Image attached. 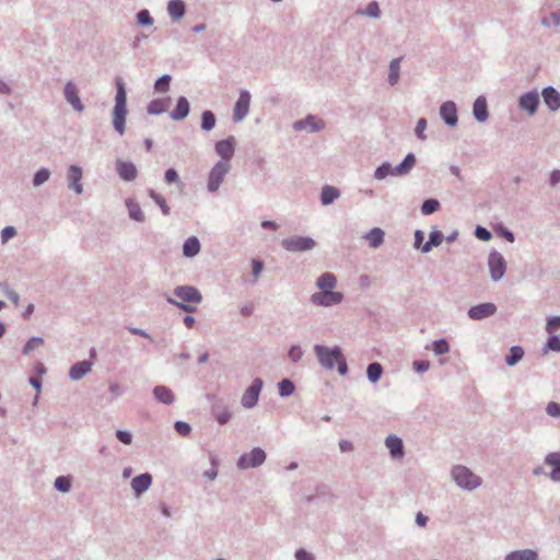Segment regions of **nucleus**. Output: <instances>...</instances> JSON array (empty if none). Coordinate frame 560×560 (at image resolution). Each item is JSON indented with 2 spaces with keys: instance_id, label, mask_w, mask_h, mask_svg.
I'll return each instance as SVG.
<instances>
[{
  "instance_id": "obj_1",
  "label": "nucleus",
  "mask_w": 560,
  "mask_h": 560,
  "mask_svg": "<svg viewBox=\"0 0 560 560\" xmlns=\"http://www.w3.org/2000/svg\"><path fill=\"white\" fill-rule=\"evenodd\" d=\"M336 277L330 272L323 273L317 279V287L320 289V292L314 293L311 296V301L320 306H331L339 304L343 295L340 292L334 291V288L336 287Z\"/></svg>"
},
{
  "instance_id": "obj_2",
  "label": "nucleus",
  "mask_w": 560,
  "mask_h": 560,
  "mask_svg": "<svg viewBox=\"0 0 560 560\" xmlns=\"http://www.w3.org/2000/svg\"><path fill=\"white\" fill-rule=\"evenodd\" d=\"M314 352L322 364L323 368L327 370H332L337 366L338 372L341 375H346L348 372V366L346 359L338 347L328 348L324 346L316 345L314 347Z\"/></svg>"
},
{
  "instance_id": "obj_3",
  "label": "nucleus",
  "mask_w": 560,
  "mask_h": 560,
  "mask_svg": "<svg viewBox=\"0 0 560 560\" xmlns=\"http://www.w3.org/2000/svg\"><path fill=\"white\" fill-rule=\"evenodd\" d=\"M174 295L177 300L168 298L167 302L187 313H194L202 301L201 293L195 287L190 285H179L175 288Z\"/></svg>"
},
{
  "instance_id": "obj_4",
  "label": "nucleus",
  "mask_w": 560,
  "mask_h": 560,
  "mask_svg": "<svg viewBox=\"0 0 560 560\" xmlns=\"http://www.w3.org/2000/svg\"><path fill=\"white\" fill-rule=\"evenodd\" d=\"M116 96L113 109V126L119 135L125 133L127 110V94L124 82L120 78L116 79Z\"/></svg>"
},
{
  "instance_id": "obj_5",
  "label": "nucleus",
  "mask_w": 560,
  "mask_h": 560,
  "mask_svg": "<svg viewBox=\"0 0 560 560\" xmlns=\"http://www.w3.org/2000/svg\"><path fill=\"white\" fill-rule=\"evenodd\" d=\"M452 476L459 487L467 490L477 488L481 482L480 478L465 466H456L452 470Z\"/></svg>"
},
{
  "instance_id": "obj_6",
  "label": "nucleus",
  "mask_w": 560,
  "mask_h": 560,
  "mask_svg": "<svg viewBox=\"0 0 560 560\" xmlns=\"http://www.w3.org/2000/svg\"><path fill=\"white\" fill-rule=\"evenodd\" d=\"M229 171L230 163L218 162L209 173L207 184L208 190L211 192L217 191Z\"/></svg>"
},
{
  "instance_id": "obj_7",
  "label": "nucleus",
  "mask_w": 560,
  "mask_h": 560,
  "mask_svg": "<svg viewBox=\"0 0 560 560\" xmlns=\"http://www.w3.org/2000/svg\"><path fill=\"white\" fill-rule=\"evenodd\" d=\"M281 244L288 252H304L312 249L315 241L305 236H291L284 238Z\"/></svg>"
},
{
  "instance_id": "obj_8",
  "label": "nucleus",
  "mask_w": 560,
  "mask_h": 560,
  "mask_svg": "<svg viewBox=\"0 0 560 560\" xmlns=\"http://www.w3.org/2000/svg\"><path fill=\"white\" fill-rule=\"evenodd\" d=\"M265 459H266L265 452L261 448L256 447L252 452L242 455L237 462V466L241 469L257 467V466L261 465L265 462Z\"/></svg>"
},
{
  "instance_id": "obj_9",
  "label": "nucleus",
  "mask_w": 560,
  "mask_h": 560,
  "mask_svg": "<svg viewBox=\"0 0 560 560\" xmlns=\"http://www.w3.org/2000/svg\"><path fill=\"white\" fill-rule=\"evenodd\" d=\"M261 387L262 381L256 378L254 380L252 385L245 390V393L242 396V405L245 408H252L257 404Z\"/></svg>"
},
{
  "instance_id": "obj_10",
  "label": "nucleus",
  "mask_w": 560,
  "mask_h": 560,
  "mask_svg": "<svg viewBox=\"0 0 560 560\" xmlns=\"http://www.w3.org/2000/svg\"><path fill=\"white\" fill-rule=\"evenodd\" d=\"M488 265L493 280H499L505 272V261L502 255L498 252H492L489 255Z\"/></svg>"
},
{
  "instance_id": "obj_11",
  "label": "nucleus",
  "mask_w": 560,
  "mask_h": 560,
  "mask_svg": "<svg viewBox=\"0 0 560 560\" xmlns=\"http://www.w3.org/2000/svg\"><path fill=\"white\" fill-rule=\"evenodd\" d=\"M249 104L250 94L247 91H242L233 110V118L235 121L242 120L247 115Z\"/></svg>"
},
{
  "instance_id": "obj_12",
  "label": "nucleus",
  "mask_w": 560,
  "mask_h": 560,
  "mask_svg": "<svg viewBox=\"0 0 560 560\" xmlns=\"http://www.w3.org/2000/svg\"><path fill=\"white\" fill-rule=\"evenodd\" d=\"M234 138L230 137L225 140L218 141L215 144V152L222 158L221 162H228L234 155Z\"/></svg>"
},
{
  "instance_id": "obj_13",
  "label": "nucleus",
  "mask_w": 560,
  "mask_h": 560,
  "mask_svg": "<svg viewBox=\"0 0 560 560\" xmlns=\"http://www.w3.org/2000/svg\"><path fill=\"white\" fill-rule=\"evenodd\" d=\"M497 311V307L493 303H482L476 306H472L468 311V315L472 319H482L493 315Z\"/></svg>"
},
{
  "instance_id": "obj_14",
  "label": "nucleus",
  "mask_w": 560,
  "mask_h": 560,
  "mask_svg": "<svg viewBox=\"0 0 560 560\" xmlns=\"http://www.w3.org/2000/svg\"><path fill=\"white\" fill-rule=\"evenodd\" d=\"M538 104L539 96L537 92H528L520 98L521 108L527 110L530 115L535 114Z\"/></svg>"
},
{
  "instance_id": "obj_15",
  "label": "nucleus",
  "mask_w": 560,
  "mask_h": 560,
  "mask_svg": "<svg viewBox=\"0 0 560 560\" xmlns=\"http://www.w3.org/2000/svg\"><path fill=\"white\" fill-rule=\"evenodd\" d=\"M116 170H117L118 175L124 180H133L138 174L137 168L132 163L125 162L121 160H118L116 162Z\"/></svg>"
},
{
  "instance_id": "obj_16",
  "label": "nucleus",
  "mask_w": 560,
  "mask_h": 560,
  "mask_svg": "<svg viewBox=\"0 0 560 560\" xmlns=\"http://www.w3.org/2000/svg\"><path fill=\"white\" fill-rule=\"evenodd\" d=\"M440 114L445 122L450 126H455L457 122V109L453 102H445L440 108Z\"/></svg>"
},
{
  "instance_id": "obj_17",
  "label": "nucleus",
  "mask_w": 560,
  "mask_h": 560,
  "mask_svg": "<svg viewBox=\"0 0 560 560\" xmlns=\"http://www.w3.org/2000/svg\"><path fill=\"white\" fill-rule=\"evenodd\" d=\"M385 444L393 458L401 459L404 457V445L400 438L396 435L387 436Z\"/></svg>"
},
{
  "instance_id": "obj_18",
  "label": "nucleus",
  "mask_w": 560,
  "mask_h": 560,
  "mask_svg": "<svg viewBox=\"0 0 560 560\" xmlns=\"http://www.w3.org/2000/svg\"><path fill=\"white\" fill-rule=\"evenodd\" d=\"M65 96H66V100L73 106V108L75 110H78V112L83 110L84 107H83V105L80 101V97L78 95L77 88L71 82L66 84Z\"/></svg>"
},
{
  "instance_id": "obj_19",
  "label": "nucleus",
  "mask_w": 560,
  "mask_h": 560,
  "mask_svg": "<svg viewBox=\"0 0 560 560\" xmlns=\"http://www.w3.org/2000/svg\"><path fill=\"white\" fill-rule=\"evenodd\" d=\"M81 178H82V171H81V168L75 166V165L70 166V168L68 171L69 186L77 194H81L82 190H83L82 185L80 183Z\"/></svg>"
},
{
  "instance_id": "obj_20",
  "label": "nucleus",
  "mask_w": 560,
  "mask_h": 560,
  "mask_svg": "<svg viewBox=\"0 0 560 560\" xmlns=\"http://www.w3.org/2000/svg\"><path fill=\"white\" fill-rule=\"evenodd\" d=\"M544 102L551 110L560 108V94L553 88H546L541 93Z\"/></svg>"
},
{
  "instance_id": "obj_21",
  "label": "nucleus",
  "mask_w": 560,
  "mask_h": 560,
  "mask_svg": "<svg viewBox=\"0 0 560 560\" xmlns=\"http://www.w3.org/2000/svg\"><path fill=\"white\" fill-rule=\"evenodd\" d=\"M152 478L149 474L137 476L131 481V487L137 494H140L149 489Z\"/></svg>"
},
{
  "instance_id": "obj_22",
  "label": "nucleus",
  "mask_w": 560,
  "mask_h": 560,
  "mask_svg": "<svg viewBox=\"0 0 560 560\" xmlns=\"http://www.w3.org/2000/svg\"><path fill=\"white\" fill-rule=\"evenodd\" d=\"M92 364L89 361H81L75 363L69 372L72 380L78 381L91 371Z\"/></svg>"
},
{
  "instance_id": "obj_23",
  "label": "nucleus",
  "mask_w": 560,
  "mask_h": 560,
  "mask_svg": "<svg viewBox=\"0 0 560 560\" xmlns=\"http://www.w3.org/2000/svg\"><path fill=\"white\" fill-rule=\"evenodd\" d=\"M546 464L552 468L550 472V478L555 481H560V454H549L546 457Z\"/></svg>"
},
{
  "instance_id": "obj_24",
  "label": "nucleus",
  "mask_w": 560,
  "mask_h": 560,
  "mask_svg": "<svg viewBox=\"0 0 560 560\" xmlns=\"http://www.w3.org/2000/svg\"><path fill=\"white\" fill-rule=\"evenodd\" d=\"M189 113V103L185 97H179L176 107L171 113L174 120L184 119Z\"/></svg>"
},
{
  "instance_id": "obj_25",
  "label": "nucleus",
  "mask_w": 560,
  "mask_h": 560,
  "mask_svg": "<svg viewBox=\"0 0 560 560\" xmlns=\"http://www.w3.org/2000/svg\"><path fill=\"white\" fill-rule=\"evenodd\" d=\"M154 397L162 404L170 405L174 401L173 392L165 386H155L153 389Z\"/></svg>"
},
{
  "instance_id": "obj_26",
  "label": "nucleus",
  "mask_w": 560,
  "mask_h": 560,
  "mask_svg": "<svg viewBox=\"0 0 560 560\" xmlns=\"http://www.w3.org/2000/svg\"><path fill=\"white\" fill-rule=\"evenodd\" d=\"M294 127L295 129H310L312 131H317L324 128V121L310 116L305 120L295 122Z\"/></svg>"
},
{
  "instance_id": "obj_27",
  "label": "nucleus",
  "mask_w": 560,
  "mask_h": 560,
  "mask_svg": "<svg viewBox=\"0 0 560 560\" xmlns=\"http://www.w3.org/2000/svg\"><path fill=\"white\" fill-rule=\"evenodd\" d=\"M167 12L174 20H179L185 14V3L182 0H171L167 4Z\"/></svg>"
},
{
  "instance_id": "obj_28",
  "label": "nucleus",
  "mask_w": 560,
  "mask_h": 560,
  "mask_svg": "<svg viewBox=\"0 0 560 560\" xmlns=\"http://www.w3.org/2000/svg\"><path fill=\"white\" fill-rule=\"evenodd\" d=\"M474 115L479 121H485L488 118L487 102L485 97L480 96L475 101Z\"/></svg>"
},
{
  "instance_id": "obj_29",
  "label": "nucleus",
  "mask_w": 560,
  "mask_h": 560,
  "mask_svg": "<svg viewBox=\"0 0 560 560\" xmlns=\"http://www.w3.org/2000/svg\"><path fill=\"white\" fill-rule=\"evenodd\" d=\"M200 250V243L197 237L191 236L186 240L183 246V253L186 257H194Z\"/></svg>"
},
{
  "instance_id": "obj_30",
  "label": "nucleus",
  "mask_w": 560,
  "mask_h": 560,
  "mask_svg": "<svg viewBox=\"0 0 560 560\" xmlns=\"http://www.w3.org/2000/svg\"><path fill=\"white\" fill-rule=\"evenodd\" d=\"M364 237L372 248H377L384 241V232L380 228H374Z\"/></svg>"
},
{
  "instance_id": "obj_31",
  "label": "nucleus",
  "mask_w": 560,
  "mask_h": 560,
  "mask_svg": "<svg viewBox=\"0 0 560 560\" xmlns=\"http://www.w3.org/2000/svg\"><path fill=\"white\" fill-rule=\"evenodd\" d=\"M416 159L413 154L409 153L405 160L394 167L393 175H404L407 174L415 165Z\"/></svg>"
},
{
  "instance_id": "obj_32",
  "label": "nucleus",
  "mask_w": 560,
  "mask_h": 560,
  "mask_svg": "<svg viewBox=\"0 0 560 560\" xmlns=\"http://www.w3.org/2000/svg\"><path fill=\"white\" fill-rule=\"evenodd\" d=\"M505 560H537V553L529 549L513 551L505 557Z\"/></svg>"
},
{
  "instance_id": "obj_33",
  "label": "nucleus",
  "mask_w": 560,
  "mask_h": 560,
  "mask_svg": "<svg viewBox=\"0 0 560 560\" xmlns=\"http://www.w3.org/2000/svg\"><path fill=\"white\" fill-rule=\"evenodd\" d=\"M339 197V191L332 186H325L322 190L320 200L323 205H329Z\"/></svg>"
},
{
  "instance_id": "obj_34",
  "label": "nucleus",
  "mask_w": 560,
  "mask_h": 560,
  "mask_svg": "<svg viewBox=\"0 0 560 560\" xmlns=\"http://www.w3.org/2000/svg\"><path fill=\"white\" fill-rule=\"evenodd\" d=\"M523 355H524V350L521 347H518V346H514V347L511 348L510 354L506 355L505 362H506L508 365L513 366L518 361L522 360Z\"/></svg>"
},
{
  "instance_id": "obj_35",
  "label": "nucleus",
  "mask_w": 560,
  "mask_h": 560,
  "mask_svg": "<svg viewBox=\"0 0 560 560\" xmlns=\"http://www.w3.org/2000/svg\"><path fill=\"white\" fill-rule=\"evenodd\" d=\"M399 68H400V58L393 59L389 65V75H388V80L392 85H395L399 80Z\"/></svg>"
},
{
  "instance_id": "obj_36",
  "label": "nucleus",
  "mask_w": 560,
  "mask_h": 560,
  "mask_svg": "<svg viewBox=\"0 0 560 560\" xmlns=\"http://www.w3.org/2000/svg\"><path fill=\"white\" fill-rule=\"evenodd\" d=\"M443 236L439 231L431 232L430 240L423 245L422 252L431 250L432 246H439L442 243Z\"/></svg>"
},
{
  "instance_id": "obj_37",
  "label": "nucleus",
  "mask_w": 560,
  "mask_h": 560,
  "mask_svg": "<svg viewBox=\"0 0 560 560\" xmlns=\"http://www.w3.org/2000/svg\"><path fill=\"white\" fill-rule=\"evenodd\" d=\"M383 369L380 363H371L368 366L366 374L371 382L375 383L380 380Z\"/></svg>"
},
{
  "instance_id": "obj_38",
  "label": "nucleus",
  "mask_w": 560,
  "mask_h": 560,
  "mask_svg": "<svg viewBox=\"0 0 560 560\" xmlns=\"http://www.w3.org/2000/svg\"><path fill=\"white\" fill-rule=\"evenodd\" d=\"M127 207H128L129 215L131 219L139 221V222L144 220L143 212L138 203H136L133 201H128Z\"/></svg>"
},
{
  "instance_id": "obj_39",
  "label": "nucleus",
  "mask_w": 560,
  "mask_h": 560,
  "mask_svg": "<svg viewBox=\"0 0 560 560\" xmlns=\"http://www.w3.org/2000/svg\"><path fill=\"white\" fill-rule=\"evenodd\" d=\"M149 196L159 205L164 215L170 214V207L166 205L165 199L161 195L151 189L149 190Z\"/></svg>"
},
{
  "instance_id": "obj_40",
  "label": "nucleus",
  "mask_w": 560,
  "mask_h": 560,
  "mask_svg": "<svg viewBox=\"0 0 560 560\" xmlns=\"http://www.w3.org/2000/svg\"><path fill=\"white\" fill-rule=\"evenodd\" d=\"M215 125V117L210 110H206L202 114L201 127L205 130H211Z\"/></svg>"
},
{
  "instance_id": "obj_41",
  "label": "nucleus",
  "mask_w": 560,
  "mask_h": 560,
  "mask_svg": "<svg viewBox=\"0 0 560 560\" xmlns=\"http://www.w3.org/2000/svg\"><path fill=\"white\" fill-rule=\"evenodd\" d=\"M439 201L435 199H428L421 206V211L423 214H432L439 209Z\"/></svg>"
},
{
  "instance_id": "obj_42",
  "label": "nucleus",
  "mask_w": 560,
  "mask_h": 560,
  "mask_svg": "<svg viewBox=\"0 0 560 560\" xmlns=\"http://www.w3.org/2000/svg\"><path fill=\"white\" fill-rule=\"evenodd\" d=\"M44 345V340L38 337L31 338L26 345L24 346L23 353L30 354L33 350L42 347Z\"/></svg>"
},
{
  "instance_id": "obj_43",
  "label": "nucleus",
  "mask_w": 560,
  "mask_h": 560,
  "mask_svg": "<svg viewBox=\"0 0 560 560\" xmlns=\"http://www.w3.org/2000/svg\"><path fill=\"white\" fill-rule=\"evenodd\" d=\"M432 350L435 354H444L450 351L448 342L445 339H440L433 342Z\"/></svg>"
},
{
  "instance_id": "obj_44",
  "label": "nucleus",
  "mask_w": 560,
  "mask_h": 560,
  "mask_svg": "<svg viewBox=\"0 0 560 560\" xmlns=\"http://www.w3.org/2000/svg\"><path fill=\"white\" fill-rule=\"evenodd\" d=\"M294 392V384L290 380H282L279 383V393L281 396H289Z\"/></svg>"
},
{
  "instance_id": "obj_45",
  "label": "nucleus",
  "mask_w": 560,
  "mask_h": 560,
  "mask_svg": "<svg viewBox=\"0 0 560 560\" xmlns=\"http://www.w3.org/2000/svg\"><path fill=\"white\" fill-rule=\"evenodd\" d=\"M55 487L61 492H67L71 487V480L68 477L60 476L56 479Z\"/></svg>"
},
{
  "instance_id": "obj_46",
  "label": "nucleus",
  "mask_w": 560,
  "mask_h": 560,
  "mask_svg": "<svg viewBox=\"0 0 560 560\" xmlns=\"http://www.w3.org/2000/svg\"><path fill=\"white\" fill-rule=\"evenodd\" d=\"M170 81H171V77L165 74V75H162L156 82H155V90L158 92H166L170 88Z\"/></svg>"
},
{
  "instance_id": "obj_47",
  "label": "nucleus",
  "mask_w": 560,
  "mask_h": 560,
  "mask_svg": "<svg viewBox=\"0 0 560 560\" xmlns=\"http://www.w3.org/2000/svg\"><path fill=\"white\" fill-rule=\"evenodd\" d=\"M48 178H49V171L46 168H42L38 172H36L33 183L35 186H39V185L44 184L45 182H47Z\"/></svg>"
},
{
  "instance_id": "obj_48",
  "label": "nucleus",
  "mask_w": 560,
  "mask_h": 560,
  "mask_svg": "<svg viewBox=\"0 0 560 560\" xmlns=\"http://www.w3.org/2000/svg\"><path fill=\"white\" fill-rule=\"evenodd\" d=\"M393 171H394V168H392V166L389 164H383L380 167H377V170L375 171V177L377 179H383L387 175H393Z\"/></svg>"
},
{
  "instance_id": "obj_49",
  "label": "nucleus",
  "mask_w": 560,
  "mask_h": 560,
  "mask_svg": "<svg viewBox=\"0 0 560 560\" xmlns=\"http://www.w3.org/2000/svg\"><path fill=\"white\" fill-rule=\"evenodd\" d=\"M560 351V338L558 336H552L548 339L545 348V352L547 351Z\"/></svg>"
},
{
  "instance_id": "obj_50",
  "label": "nucleus",
  "mask_w": 560,
  "mask_h": 560,
  "mask_svg": "<svg viewBox=\"0 0 560 560\" xmlns=\"http://www.w3.org/2000/svg\"><path fill=\"white\" fill-rule=\"evenodd\" d=\"M137 20L140 25H151L153 23L149 11L142 10L137 14Z\"/></svg>"
},
{
  "instance_id": "obj_51",
  "label": "nucleus",
  "mask_w": 560,
  "mask_h": 560,
  "mask_svg": "<svg viewBox=\"0 0 560 560\" xmlns=\"http://www.w3.org/2000/svg\"><path fill=\"white\" fill-rule=\"evenodd\" d=\"M1 288H2L3 292L5 293V295L11 300V302H12L15 306H18V305H19V302H20V296H19V294H18L15 291L11 290V289L8 287V284H2V285H1Z\"/></svg>"
},
{
  "instance_id": "obj_52",
  "label": "nucleus",
  "mask_w": 560,
  "mask_h": 560,
  "mask_svg": "<svg viewBox=\"0 0 560 560\" xmlns=\"http://www.w3.org/2000/svg\"><path fill=\"white\" fill-rule=\"evenodd\" d=\"M560 328V316H557V317H552L548 320L547 323V326H546V330L549 332V334H552L555 332L556 330H558Z\"/></svg>"
},
{
  "instance_id": "obj_53",
  "label": "nucleus",
  "mask_w": 560,
  "mask_h": 560,
  "mask_svg": "<svg viewBox=\"0 0 560 560\" xmlns=\"http://www.w3.org/2000/svg\"><path fill=\"white\" fill-rule=\"evenodd\" d=\"M164 110V104L162 101H153L149 104L148 112L150 114H160Z\"/></svg>"
},
{
  "instance_id": "obj_54",
  "label": "nucleus",
  "mask_w": 560,
  "mask_h": 560,
  "mask_svg": "<svg viewBox=\"0 0 560 560\" xmlns=\"http://www.w3.org/2000/svg\"><path fill=\"white\" fill-rule=\"evenodd\" d=\"M475 235L477 238L481 240V241H490L491 240V233L485 229V228H481V226H478L475 231Z\"/></svg>"
},
{
  "instance_id": "obj_55",
  "label": "nucleus",
  "mask_w": 560,
  "mask_h": 560,
  "mask_svg": "<svg viewBox=\"0 0 560 560\" xmlns=\"http://www.w3.org/2000/svg\"><path fill=\"white\" fill-rule=\"evenodd\" d=\"M425 128H427V120L424 118H420L416 126V133H417L418 138H420L421 140L425 139V136H424Z\"/></svg>"
},
{
  "instance_id": "obj_56",
  "label": "nucleus",
  "mask_w": 560,
  "mask_h": 560,
  "mask_svg": "<svg viewBox=\"0 0 560 560\" xmlns=\"http://www.w3.org/2000/svg\"><path fill=\"white\" fill-rule=\"evenodd\" d=\"M547 413L551 417H560V404L551 401L547 405Z\"/></svg>"
},
{
  "instance_id": "obj_57",
  "label": "nucleus",
  "mask_w": 560,
  "mask_h": 560,
  "mask_svg": "<svg viewBox=\"0 0 560 560\" xmlns=\"http://www.w3.org/2000/svg\"><path fill=\"white\" fill-rule=\"evenodd\" d=\"M364 14H366L369 16L377 18L380 15V8H378L377 2L374 1V2L369 3V5L366 7V10L364 11Z\"/></svg>"
},
{
  "instance_id": "obj_58",
  "label": "nucleus",
  "mask_w": 560,
  "mask_h": 560,
  "mask_svg": "<svg viewBox=\"0 0 560 560\" xmlns=\"http://www.w3.org/2000/svg\"><path fill=\"white\" fill-rule=\"evenodd\" d=\"M231 418V413L228 409H223L222 411H218L215 413V419L220 424L226 423Z\"/></svg>"
},
{
  "instance_id": "obj_59",
  "label": "nucleus",
  "mask_w": 560,
  "mask_h": 560,
  "mask_svg": "<svg viewBox=\"0 0 560 560\" xmlns=\"http://www.w3.org/2000/svg\"><path fill=\"white\" fill-rule=\"evenodd\" d=\"M16 234V231L13 226H7L2 230L1 232V238H2V242L5 243L8 242L10 238H12L14 235Z\"/></svg>"
},
{
  "instance_id": "obj_60",
  "label": "nucleus",
  "mask_w": 560,
  "mask_h": 560,
  "mask_svg": "<svg viewBox=\"0 0 560 560\" xmlns=\"http://www.w3.org/2000/svg\"><path fill=\"white\" fill-rule=\"evenodd\" d=\"M175 429L180 435H187L190 432V425L182 421L175 423Z\"/></svg>"
},
{
  "instance_id": "obj_61",
  "label": "nucleus",
  "mask_w": 560,
  "mask_h": 560,
  "mask_svg": "<svg viewBox=\"0 0 560 560\" xmlns=\"http://www.w3.org/2000/svg\"><path fill=\"white\" fill-rule=\"evenodd\" d=\"M303 355V351L300 347H292L289 351V358L293 361V362H296L299 361Z\"/></svg>"
},
{
  "instance_id": "obj_62",
  "label": "nucleus",
  "mask_w": 560,
  "mask_h": 560,
  "mask_svg": "<svg viewBox=\"0 0 560 560\" xmlns=\"http://www.w3.org/2000/svg\"><path fill=\"white\" fill-rule=\"evenodd\" d=\"M178 180V174L174 168H170L165 173V182L167 184H173Z\"/></svg>"
},
{
  "instance_id": "obj_63",
  "label": "nucleus",
  "mask_w": 560,
  "mask_h": 560,
  "mask_svg": "<svg viewBox=\"0 0 560 560\" xmlns=\"http://www.w3.org/2000/svg\"><path fill=\"white\" fill-rule=\"evenodd\" d=\"M116 435H117V439L120 442H122L124 444H130L131 443L132 438H131V434L129 432L119 430V431H117Z\"/></svg>"
},
{
  "instance_id": "obj_64",
  "label": "nucleus",
  "mask_w": 560,
  "mask_h": 560,
  "mask_svg": "<svg viewBox=\"0 0 560 560\" xmlns=\"http://www.w3.org/2000/svg\"><path fill=\"white\" fill-rule=\"evenodd\" d=\"M296 560H314L313 556L305 551L304 549H300L295 553Z\"/></svg>"
}]
</instances>
